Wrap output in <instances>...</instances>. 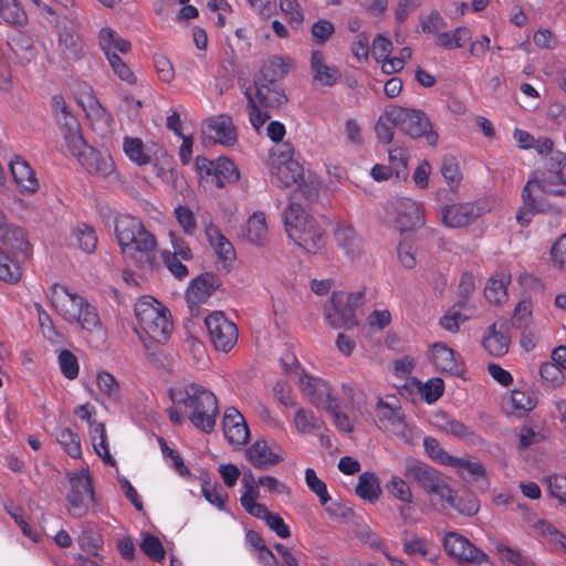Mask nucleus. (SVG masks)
I'll use <instances>...</instances> for the list:
<instances>
[{
  "label": "nucleus",
  "instance_id": "4be33fe9",
  "mask_svg": "<svg viewBox=\"0 0 566 566\" xmlns=\"http://www.w3.org/2000/svg\"><path fill=\"white\" fill-rule=\"evenodd\" d=\"M77 158L80 164L91 174L101 178H107L115 171V164L112 156L107 153L98 151L86 145L78 149L70 151Z\"/></svg>",
  "mask_w": 566,
  "mask_h": 566
},
{
  "label": "nucleus",
  "instance_id": "7ed1b4c3",
  "mask_svg": "<svg viewBox=\"0 0 566 566\" xmlns=\"http://www.w3.org/2000/svg\"><path fill=\"white\" fill-rule=\"evenodd\" d=\"M115 234L125 258L137 262H149L154 258L156 239L139 219L129 214L118 216L115 219Z\"/></svg>",
  "mask_w": 566,
  "mask_h": 566
},
{
  "label": "nucleus",
  "instance_id": "de8ad7c7",
  "mask_svg": "<svg viewBox=\"0 0 566 566\" xmlns=\"http://www.w3.org/2000/svg\"><path fill=\"white\" fill-rule=\"evenodd\" d=\"M214 186L223 187L226 184L235 182L239 179V171L233 161L226 157L213 160Z\"/></svg>",
  "mask_w": 566,
  "mask_h": 566
},
{
  "label": "nucleus",
  "instance_id": "4468645a",
  "mask_svg": "<svg viewBox=\"0 0 566 566\" xmlns=\"http://www.w3.org/2000/svg\"><path fill=\"white\" fill-rule=\"evenodd\" d=\"M392 49V42L384 34H378L373 40L371 55L380 64L381 72L387 75L400 72L412 55L411 49L405 46L397 55L391 56Z\"/></svg>",
  "mask_w": 566,
  "mask_h": 566
},
{
  "label": "nucleus",
  "instance_id": "bf43d9fd",
  "mask_svg": "<svg viewBox=\"0 0 566 566\" xmlns=\"http://www.w3.org/2000/svg\"><path fill=\"white\" fill-rule=\"evenodd\" d=\"M174 216L186 234H193L197 230V219L195 212L186 205H179L174 210Z\"/></svg>",
  "mask_w": 566,
  "mask_h": 566
},
{
  "label": "nucleus",
  "instance_id": "a19ab883",
  "mask_svg": "<svg viewBox=\"0 0 566 566\" xmlns=\"http://www.w3.org/2000/svg\"><path fill=\"white\" fill-rule=\"evenodd\" d=\"M27 22V12L18 0H0V24L23 27Z\"/></svg>",
  "mask_w": 566,
  "mask_h": 566
},
{
  "label": "nucleus",
  "instance_id": "052dcab7",
  "mask_svg": "<svg viewBox=\"0 0 566 566\" xmlns=\"http://www.w3.org/2000/svg\"><path fill=\"white\" fill-rule=\"evenodd\" d=\"M418 389L427 403H434L443 395L444 382L441 378L434 377L419 384Z\"/></svg>",
  "mask_w": 566,
  "mask_h": 566
},
{
  "label": "nucleus",
  "instance_id": "9d476101",
  "mask_svg": "<svg viewBox=\"0 0 566 566\" xmlns=\"http://www.w3.org/2000/svg\"><path fill=\"white\" fill-rule=\"evenodd\" d=\"M394 118L398 120V129L410 138L423 137L428 145L436 146L439 135L434 130L428 115L416 108L395 106Z\"/></svg>",
  "mask_w": 566,
  "mask_h": 566
},
{
  "label": "nucleus",
  "instance_id": "0eeeda50",
  "mask_svg": "<svg viewBox=\"0 0 566 566\" xmlns=\"http://www.w3.org/2000/svg\"><path fill=\"white\" fill-rule=\"evenodd\" d=\"M0 238L13 255L11 260L0 252V280L9 283L18 282L21 277L20 263L24 262L31 252L27 233L19 227H7L1 230Z\"/></svg>",
  "mask_w": 566,
  "mask_h": 566
},
{
  "label": "nucleus",
  "instance_id": "39448f33",
  "mask_svg": "<svg viewBox=\"0 0 566 566\" xmlns=\"http://www.w3.org/2000/svg\"><path fill=\"white\" fill-rule=\"evenodd\" d=\"M135 316L140 328V339L164 343L168 339L172 323L168 310L149 295L142 296L135 304Z\"/></svg>",
  "mask_w": 566,
  "mask_h": 566
},
{
  "label": "nucleus",
  "instance_id": "2f4dec72",
  "mask_svg": "<svg viewBox=\"0 0 566 566\" xmlns=\"http://www.w3.org/2000/svg\"><path fill=\"white\" fill-rule=\"evenodd\" d=\"M206 234L218 260L222 262L226 268H230L235 260V250L232 243L214 226H209L206 229Z\"/></svg>",
  "mask_w": 566,
  "mask_h": 566
},
{
  "label": "nucleus",
  "instance_id": "603ef678",
  "mask_svg": "<svg viewBox=\"0 0 566 566\" xmlns=\"http://www.w3.org/2000/svg\"><path fill=\"white\" fill-rule=\"evenodd\" d=\"M423 447L428 457L438 464L450 468L455 462V457L449 454L434 438H424Z\"/></svg>",
  "mask_w": 566,
  "mask_h": 566
},
{
  "label": "nucleus",
  "instance_id": "5701e85b",
  "mask_svg": "<svg viewBox=\"0 0 566 566\" xmlns=\"http://www.w3.org/2000/svg\"><path fill=\"white\" fill-rule=\"evenodd\" d=\"M201 129L205 139L211 143L230 146L237 142V132L228 115L221 114L207 118Z\"/></svg>",
  "mask_w": 566,
  "mask_h": 566
},
{
  "label": "nucleus",
  "instance_id": "6ab92c4d",
  "mask_svg": "<svg viewBox=\"0 0 566 566\" xmlns=\"http://www.w3.org/2000/svg\"><path fill=\"white\" fill-rule=\"evenodd\" d=\"M55 119L63 133L67 149H78L84 146V139L80 134V125L75 116L71 114L62 96H53L51 101Z\"/></svg>",
  "mask_w": 566,
  "mask_h": 566
},
{
  "label": "nucleus",
  "instance_id": "423d86ee",
  "mask_svg": "<svg viewBox=\"0 0 566 566\" xmlns=\"http://www.w3.org/2000/svg\"><path fill=\"white\" fill-rule=\"evenodd\" d=\"M51 303L55 311L69 323H76L83 329L93 332L99 327L95 308L81 295L63 285L52 287Z\"/></svg>",
  "mask_w": 566,
  "mask_h": 566
},
{
  "label": "nucleus",
  "instance_id": "5fc2aeb1",
  "mask_svg": "<svg viewBox=\"0 0 566 566\" xmlns=\"http://www.w3.org/2000/svg\"><path fill=\"white\" fill-rule=\"evenodd\" d=\"M386 489L389 494L403 504H411L413 502V495L409 484L398 475H392L389 479Z\"/></svg>",
  "mask_w": 566,
  "mask_h": 566
},
{
  "label": "nucleus",
  "instance_id": "864d4df0",
  "mask_svg": "<svg viewBox=\"0 0 566 566\" xmlns=\"http://www.w3.org/2000/svg\"><path fill=\"white\" fill-rule=\"evenodd\" d=\"M96 385L102 395L111 401L117 402L120 398V388L113 375L107 371H98L96 375Z\"/></svg>",
  "mask_w": 566,
  "mask_h": 566
},
{
  "label": "nucleus",
  "instance_id": "412c9836",
  "mask_svg": "<svg viewBox=\"0 0 566 566\" xmlns=\"http://www.w3.org/2000/svg\"><path fill=\"white\" fill-rule=\"evenodd\" d=\"M443 547L448 555L461 563L476 565L488 564L486 555L457 532H449L443 538Z\"/></svg>",
  "mask_w": 566,
  "mask_h": 566
},
{
  "label": "nucleus",
  "instance_id": "c756f323",
  "mask_svg": "<svg viewBox=\"0 0 566 566\" xmlns=\"http://www.w3.org/2000/svg\"><path fill=\"white\" fill-rule=\"evenodd\" d=\"M78 103L91 119L93 129L101 135L106 134L109 128L111 117L97 98L92 93H87Z\"/></svg>",
  "mask_w": 566,
  "mask_h": 566
},
{
  "label": "nucleus",
  "instance_id": "a878e982",
  "mask_svg": "<svg viewBox=\"0 0 566 566\" xmlns=\"http://www.w3.org/2000/svg\"><path fill=\"white\" fill-rule=\"evenodd\" d=\"M511 343L509 325L506 321L499 319L491 325L482 340L484 349L492 356H503L507 353Z\"/></svg>",
  "mask_w": 566,
  "mask_h": 566
},
{
  "label": "nucleus",
  "instance_id": "f03ea898",
  "mask_svg": "<svg viewBox=\"0 0 566 566\" xmlns=\"http://www.w3.org/2000/svg\"><path fill=\"white\" fill-rule=\"evenodd\" d=\"M566 198V155L554 151L544 170L534 174L522 190L524 209L528 212L539 210L537 191Z\"/></svg>",
  "mask_w": 566,
  "mask_h": 566
},
{
  "label": "nucleus",
  "instance_id": "6e6552de",
  "mask_svg": "<svg viewBox=\"0 0 566 566\" xmlns=\"http://www.w3.org/2000/svg\"><path fill=\"white\" fill-rule=\"evenodd\" d=\"M363 302L360 292L335 291L325 310L327 323L338 329H353L358 325L355 308Z\"/></svg>",
  "mask_w": 566,
  "mask_h": 566
},
{
  "label": "nucleus",
  "instance_id": "2eb2a0df",
  "mask_svg": "<svg viewBox=\"0 0 566 566\" xmlns=\"http://www.w3.org/2000/svg\"><path fill=\"white\" fill-rule=\"evenodd\" d=\"M283 447L273 439L258 438L244 451L247 461L255 469H270L285 460Z\"/></svg>",
  "mask_w": 566,
  "mask_h": 566
},
{
  "label": "nucleus",
  "instance_id": "49530a36",
  "mask_svg": "<svg viewBox=\"0 0 566 566\" xmlns=\"http://www.w3.org/2000/svg\"><path fill=\"white\" fill-rule=\"evenodd\" d=\"M471 30L467 27H459L453 32H440L437 34L436 44L447 50L462 48L470 42Z\"/></svg>",
  "mask_w": 566,
  "mask_h": 566
},
{
  "label": "nucleus",
  "instance_id": "37998d69",
  "mask_svg": "<svg viewBox=\"0 0 566 566\" xmlns=\"http://www.w3.org/2000/svg\"><path fill=\"white\" fill-rule=\"evenodd\" d=\"M90 438L96 454L113 465L115 461L107 447L106 429L103 422H90Z\"/></svg>",
  "mask_w": 566,
  "mask_h": 566
},
{
  "label": "nucleus",
  "instance_id": "e433bc0d",
  "mask_svg": "<svg viewBox=\"0 0 566 566\" xmlns=\"http://www.w3.org/2000/svg\"><path fill=\"white\" fill-rule=\"evenodd\" d=\"M536 403V395L528 389H514L504 399V406L507 411L521 415L533 410Z\"/></svg>",
  "mask_w": 566,
  "mask_h": 566
},
{
  "label": "nucleus",
  "instance_id": "f8f14e48",
  "mask_svg": "<svg viewBox=\"0 0 566 566\" xmlns=\"http://www.w3.org/2000/svg\"><path fill=\"white\" fill-rule=\"evenodd\" d=\"M492 208L493 202L488 199L475 202L452 203L442 209L441 218L443 224L449 228H463L491 211Z\"/></svg>",
  "mask_w": 566,
  "mask_h": 566
},
{
  "label": "nucleus",
  "instance_id": "b1692460",
  "mask_svg": "<svg viewBox=\"0 0 566 566\" xmlns=\"http://www.w3.org/2000/svg\"><path fill=\"white\" fill-rule=\"evenodd\" d=\"M222 429L226 440L234 448L244 446L250 438V430L243 415L234 407L224 410Z\"/></svg>",
  "mask_w": 566,
  "mask_h": 566
},
{
  "label": "nucleus",
  "instance_id": "58836bf2",
  "mask_svg": "<svg viewBox=\"0 0 566 566\" xmlns=\"http://www.w3.org/2000/svg\"><path fill=\"white\" fill-rule=\"evenodd\" d=\"M472 314L473 311L468 303H455L441 317L440 325L449 332H457L460 325L468 321Z\"/></svg>",
  "mask_w": 566,
  "mask_h": 566
},
{
  "label": "nucleus",
  "instance_id": "338daca9",
  "mask_svg": "<svg viewBox=\"0 0 566 566\" xmlns=\"http://www.w3.org/2000/svg\"><path fill=\"white\" fill-rule=\"evenodd\" d=\"M140 548L150 559L155 562H160L165 558V549L161 542L151 534H144Z\"/></svg>",
  "mask_w": 566,
  "mask_h": 566
},
{
  "label": "nucleus",
  "instance_id": "69168bd1",
  "mask_svg": "<svg viewBox=\"0 0 566 566\" xmlns=\"http://www.w3.org/2000/svg\"><path fill=\"white\" fill-rule=\"evenodd\" d=\"M532 313L533 304L531 298H522L514 308L512 324L516 327H526L532 319Z\"/></svg>",
  "mask_w": 566,
  "mask_h": 566
},
{
  "label": "nucleus",
  "instance_id": "3c124183",
  "mask_svg": "<svg viewBox=\"0 0 566 566\" xmlns=\"http://www.w3.org/2000/svg\"><path fill=\"white\" fill-rule=\"evenodd\" d=\"M537 535L551 543L556 549L566 552V537L551 523L538 521L534 525Z\"/></svg>",
  "mask_w": 566,
  "mask_h": 566
},
{
  "label": "nucleus",
  "instance_id": "13d9d810",
  "mask_svg": "<svg viewBox=\"0 0 566 566\" xmlns=\"http://www.w3.org/2000/svg\"><path fill=\"white\" fill-rule=\"evenodd\" d=\"M452 469L463 479L472 478H485V470L479 462H471L463 458L455 457V462L451 464Z\"/></svg>",
  "mask_w": 566,
  "mask_h": 566
},
{
  "label": "nucleus",
  "instance_id": "473e14b6",
  "mask_svg": "<svg viewBox=\"0 0 566 566\" xmlns=\"http://www.w3.org/2000/svg\"><path fill=\"white\" fill-rule=\"evenodd\" d=\"M334 235L337 244L350 259H357L363 254L364 242L350 224H339Z\"/></svg>",
  "mask_w": 566,
  "mask_h": 566
},
{
  "label": "nucleus",
  "instance_id": "9b49d317",
  "mask_svg": "<svg viewBox=\"0 0 566 566\" xmlns=\"http://www.w3.org/2000/svg\"><path fill=\"white\" fill-rule=\"evenodd\" d=\"M405 474L441 501H452V489L447 478L432 467L420 461H411L406 464Z\"/></svg>",
  "mask_w": 566,
  "mask_h": 566
},
{
  "label": "nucleus",
  "instance_id": "e2e57ef3",
  "mask_svg": "<svg viewBox=\"0 0 566 566\" xmlns=\"http://www.w3.org/2000/svg\"><path fill=\"white\" fill-rule=\"evenodd\" d=\"M279 6L281 11L286 15L292 28L298 29L303 24L304 14L296 0H280Z\"/></svg>",
  "mask_w": 566,
  "mask_h": 566
},
{
  "label": "nucleus",
  "instance_id": "680f3d73",
  "mask_svg": "<svg viewBox=\"0 0 566 566\" xmlns=\"http://www.w3.org/2000/svg\"><path fill=\"white\" fill-rule=\"evenodd\" d=\"M495 548L502 559L507 560L514 566H535V563L528 556L503 543L496 544Z\"/></svg>",
  "mask_w": 566,
  "mask_h": 566
},
{
  "label": "nucleus",
  "instance_id": "09e8293b",
  "mask_svg": "<svg viewBox=\"0 0 566 566\" xmlns=\"http://www.w3.org/2000/svg\"><path fill=\"white\" fill-rule=\"evenodd\" d=\"M395 112V106L386 108L376 123L377 138L384 144H389L392 140L394 127L398 128V120L392 117Z\"/></svg>",
  "mask_w": 566,
  "mask_h": 566
},
{
  "label": "nucleus",
  "instance_id": "a18cd8bd",
  "mask_svg": "<svg viewBox=\"0 0 566 566\" xmlns=\"http://www.w3.org/2000/svg\"><path fill=\"white\" fill-rule=\"evenodd\" d=\"M54 434L57 443L70 457L81 458V439L76 432L66 427H57Z\"/></svg>",
  "mask_w": 566,
  "mask_h": 566
},
{
  "label": "nucleus",
  "instance_id": "0e129e2a",
  "mask_svg": "<svg viewBox=\"0 0 566 566\" xmlns=\"http://www.w3.org/2000/svg\"><path fill=\"white\" fill-rule=\"evenodd\" d=\"M305 482L307 488L317 495L322 505H325L331 500L326 484L316 475V472L311 468H307L305 470Z\"/></svg>",
  "mask_w": 566,
  "mask_h": 566
},
{
  "label": "nucleus",
  "instance_id": "4d7b16f0",
  "mask_svg": "<svg viewBox=\"0 0 566 566\" xmlns=\"http://www.w3.org/2000/svg\"><path fill=\"white\" fill-rule=\"evenodd\" d=\"M202 495L205 499L221 511H226V502L228 499V493L216 484L210 483L209 481H202L201 484Z\"/></svg>",
  "mask_w": 566,
  "mask_h": 566
},
{
  "label": "nucleus",
  "instance_id": "a211bd4d",
  "mask_svg": "<svg viewBox=\"0 0 566 566\" xmlns=\"http://www.w3.org/2000/svg\"><path fill=\"white\" fill-rule=\"evenodd\" d=\"M392 221L400 231H410L424 224L423 207L415 199L402 197L390 203Z\"/></svg>",
  "mask_w": 566,
  "mask_h": 566
},
{
  "label": "nucleus",
  "instance_id": "774afa93",
  "mask_svg": "<svg viewBox=\"0 0 566 566\" xmlns=\"http://www.w3.org/2000/svg\"><path fill=\"white\" fill-rule=\"evenodd\" d=\"M551 261L555 269L566 270V234L560 235L552 245Z\"/></svg>",
  "mask_w": 566,
  "mask_h": 566
},
{
  "label": "nucleus",
  "instance_id": "cd10ccee",
  "mask_svg": "<svg viewBox=\"0 0 566 566\" xmlns=\"http://www.w3.org/2000/svg\"><path fill=\"white\" fill-rule=\"evenodd\" d=\"M243 239L252 245L265 247L269 242V226L266 216L262 211L253 212L247 220L243 230Z\"/></svg>",
  "mask_w": 566,
  "mask_h": 566
},
{
  "label": "nucleus",
  "instance_id": "dca6fc26",
  "mask_svg": "<svg viewBox=\"0 0 566 566\" xmlns=\"http://www.w3.org/2000/svg\"><path fill=\"white\" fill-rule=\"evenodd\" d=\"M249 103H255L264 108H274L281 106L286 96L280 83L274 78H269L265 70L259 75L252 87L245 91Z\"/></svg>",
  "mask_w": 566,
  "mask_h": 566
},
{
  "label": "nucleus",
  "instance_id": "6e6d98bb",
  "mask_svg": "<svg viewBox=\"0 0 566 566\" xmlns=\"http://www.w3.org/2000/svg\"><path fill=\"white\" fill-rule=\"evenodd\" d=\"M539 376L542 381L552 388H559L565 381L563 370L553 361H545L541 364Z\"/></svg>",
  "mask_w": 566,
  "mask_h": 566
},
{
  "label": "nucleus",
  "instance_id": "7c9ffc66",
  "mask_svg": "<svg viewBox=\"0 0 566 566\" xmlns=\"http://www.w3.org/2000/svg\"><path fill=\"white\" fill-rule=\"evenodd\" d=\"M310 64L314 81L321 85L332 86L338 81V69L326 62V56L321 50L312 51Z\"/></svg>",
  "mask_w": 566,
  "mask_h": 566
},
{
  "label": "nucleus",
  "instance_id": "aec40b11",
  "mask_svg": "<svg viewBox=\"0 0 566 566\" xmlns=\"http://www.w3.org/2000/svg\"><path fill=\"white\" fill-rule=\"evenodd\" d=\"M220 284V279L213 273H203L190 281L186 301L192 315L199 314L200 306L208 303Z\"/></svg>",
  "mask_w": 566,
  "mask_h": 566
},
{
  "label": "nucleus",
  "instance_id": "f3484780",
  "mask_svg": "<svg viewBox=\"0 0 566 566\" xmlns=\"http://www.w3.org/2000/svg\"><path fill=\"white\" fill-rule=\"evenodd\" d=\"M206 327L213 346L221 352H229L237 343V326L222 312H213L206 317Z\"/></svg>",
  "mask_w": 566,
  "mask_h": 566
},
{
  "label": "nucleus",
  "instance_id": "ddd939ff",
  "mask_svg": "<svg viewBox=\"0 0 566 566\" xmlns=\"http://www.w3.org/2000/svg\"><path fill=\"white\" fill-rule=\"evenodd\" d=\"M70 492L67 502L74 516H83L94 501V491L88 471L83 469L69 474Z\"/></svg>",
  "mask_w": 566,
  "mask_h": 566
},
{
  "label": "nucleus",
  "instance_id": "1a4fd4ad",
  "mask_svg": "<svg viewBox=\"0 0 566 566\" xmlns=\"http://www.w3.org/2000/svg\"><path fill=\"white\" fill-rule=\"evenodd\" d=\"M270 171L272 182L279 187L300 185L303 177V168L287 145L279 146L271 151Z\"/></svg>",
  "mask_w": 566,
  "mask_h": 566
},
{
  "label": "nucleus",
  "instance_id": "8fccbe9b",
  "mask_svg": "<svg viewBox=\"0 0 566 566\" xmlns=\"http://www.w3.org/2000/svg\"><path fill=\"white\" fill-rule=\"evenodd\" d=\"M293 427L298 434H308L319 427V419L315 413L303 407L295 410Z\"/></svg>",
  "mask_w": 566,
  "mask_h": 566
},
{
  "label": "nucleus",
  "instance_id": "4c0bfd02",
  "mask_svg": "<svg viewBox=\"0 0 566 566\" xmlns=\"http://www.w3.org/2000/svg\"><path fill=\"white\" fill-rule=\"evenodd\" d=\"M376 413L380 421H387L391 424V429L397 434L401 433L398 427L406 424L403 423V419L400 413L398 400L395 397H391L389 400L379 399L376 406Z\"/></svg>",
  "mask_w": 566,
  "mask_h": 566
},
{
  "label": "nucleus",
  "instance_id": "ea45409f",
  "mask_svg": "<svg viewBox=\"0 0 566 566\" xmlns=\"http://www.w3.org/2000/svg\"><path fill=\"white\" fill-rule=\"evenodd\" d=\"M403 552L409 556H420L431 563L439 559L438 548L431 542L417 536L403 542Z\"/></svg>",
  "mask_w": 566,
  "mask_h": 566
},
{
  "label": "nucleus",
  "instance_id": "f257e3e1",
  "mask_svg": "<svg viewBox=\"0 0 566 566\" xmlns=\"http://www.w3.org/2000/svg\"><path fill=\"white\" fill-rule=\"evenodd\" d=\"M169 395L174 405L184 409L195 428L205 433L214 430L219 405L217 396L210 389L189 382L171 388Z\"/></svg>",
  "mask_w": 566,
  "mask_h": 566
},
{
  "label": "nucleus",
  "instance_id": "72a5a7b5",
  "mask_svg": "<svg viewBox=\"0 0 566 566\" xmlns=\"http://www.w3.org/2000/svg\"><path fill=\"white\" fill-rule=\"evenodd\" d=\"M98 45L105 57L112 55H125L130 52V43L120 36L115 30L104 27L98 33Z\"/></svg>",
  "mask_w": 566,
  "mask_h": 566
},
{
  "label": "nucleus",
  "instance_id": "c85d7f7f",
  "mask_svg": "<svg viewBox=\"0 0 566 566\" xmlns=\"http://www.w3.org/2000/svg\"><path fill=\"white\" fill-rule=\"evenodd\" d=\"M430 358L441 373L458 374L461 368L460 356L447 344L436 343L430 348Z\"/></svg>",
  "mask_w": 566,
  "mask_h": 566
},
{
  "label": "nucleus",
  "instance_id": "f704fd0d",
  "mask_svg": "<svg viewBox=\"0 0 566 566\" xmlns=\"http://www.w3.org/2000/svg\"><path fill=\"white\" fill-rule=\"evenodd\" d=\"M511 275L505 271L496 272L486 282L484 295L490 303L501 304L507 300V286Z\"/></svg>",
  "mask_w": 566,
  "mask_h": 566
},
{
  "label": "nucleus",
  "instance_id": "20e7f679",
  "mask_svg": "<svg viewBox=\"0 0 566 566\" xmlns=\"http://www.w3.org/2000/svg\"><path fill=\"white\" fill-rule=\"evenodd\" d=\"M287 237L308 253H317L325 245V233L318 222L310 217L304 208L291 203L284 211Z\"/></svg>",
  "mask_w": 566,
  "mask_h": 566
},
{
  "label": "nucleus",
  "instance_id": "c03bdc74",
  "mask_svg": "<svg viewBox=\"0 0 566 566\" xmlns=\"http://www.w3.org/2000/svg\"><path fill=\"white\" fill-rule=\"evenodd\" d=\"M97 243V235L94 229L87 224L76 226L70 235V244L76 247L86 253L95 250Z\"/></svg>",
  "mask_w": 566,
  "mask_h": 566
},
{
  "label": "nucleus",
  "instance_id": "393cba45",
  "mask_svg": "<svg viewBox=\"0 0 566 566\" xmlns=\"http://www.w3.org/2000/svg\"><path fill=\"white\" fill-rule=\"evenodd\" d=\"M302 394L316 407L327 408L337 398L333 395L329 385L318 377L302 374L298 378Z\"/></svg>",
  "mask_w": 566,
  "mask_h": 566
},
{
  "label": "nucleus",
  "instance_id": "79ce46f5",
  "mask_svg": "<svg viewBox=\"0 0 566 566\" xmlns=\"http://www.w3.org/2000/svg\"><path fill=\"white\" fill-rule=\"evenodd\" d=\"M356 493L363 500L375 503L381 494L379 479L373 472H364L358 478Z\"/></svg>",
  "mask_w": 566,
  "mask_h": 566
},
{
  "label": "nucleus",
  "instance_id": "c9c22d12",
  "mask_svg": "<svg viewBox=\"0 0 566 566\" xmlns=\"http://www.w3.org/2000/svg\"><path fill=\"white\" fill-rule=\"evenodd\" d=\"M153 145L145 144L137 137H125L123 151L126 157L137 166H145L153 159Z\"/></svg>",
  "mask_w": 566,
  "mask_h": 566
},
{
  "label": "nucleus",
  "instance_id": "bb28decb",
  "mask_svg": "<svg viewBox=\"0 0 566 566\" xmlns=\"http://www.w3.org/2000/svg\"><path fill=\"white\" fill-rule=\"evenodd\" d=\"M10 170L14 182L23 195H33L39 190L40 184L33 168L21 156L14 155L10 163Z\"/></svg>",
  "mask_w": 566,
  "mask_h": 566
}]
</instances>
